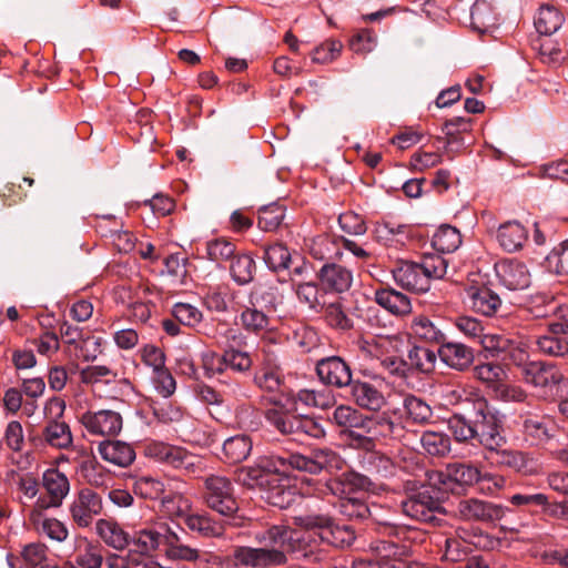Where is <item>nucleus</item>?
<instances>
[{
    "label": "nucleus",
    "instance_id": "f257e3e1",
    "mask_svg": "<svg viewBox=\"0 0 568 568\" xmlns=\"http://www.w3.org/2000/svg\"><path fill=\"white\" fill-rule=\"evenodd\" d=\"M467 407L448 418V429L459 443L477 440L488 450H496L505 443L503 414L481 394L468 397Z\"/></svg>",
    "mask_w": 568,
    "mask_h": 568
},
{
    "label": "nucleus",
    "instance_id": "f03ea898",
    "mask_svg": "<svg viewBox=\"0 0 568 568\" xmlns=\"http://www.w3.org/2000/svg\"><path fill=\"white\" fill-rule=\"evenodd\" d=\"M162 542L166 545L168 558L192 564L193 568H217L223 564V558L216 552L185 544L176 532L169 529L163 534L154 527H149L135 531L130 537V544L141 555L154 552Z\"/></svg>",
    "mask_w": 568,
    "mask_h": 568
},
{
    "label": "nucleus",
    "instance_id": "7ed1b4c3",
    "mask_svg": "<svg viewBox=\"0 0 568 568\" xmlns=\"http://www.w3.org/2000/svg\"><path fill=\"white\" fill-rule=\"evenodd\" d=\"M375 531L378 538L369 544V549L376 556L394 561H405L413 556L417 530L388 521H376Z\"/></svg>",
    "mask_w": 568,
    "mask_h": 568
},
{
    "label": "nucleus",
    "instance_id": "20e7f679",
    "mask_svg": "<svg viewBox=\"0 0 568 568\" xmlns=\"http://www.w3.org/2000/svg\"><path fill=\"white\" fill-rule=\"evenodd\" d=\"M447 262L440 255H425L420 263L402 262L393 270L394 281L404 290L424 293L432 280L443 278L447 273Z\"/></svg>",
    "mask_w": 568,
    "mask_h": 568
},
{
    "label": "nucleus",
    "instance_id": "39448f33",
    "mask_svg": "<svg viewBox=\"0 0 568 568\" xmlns=\"http://www.w3.org/2000/svg\"><path fill=\"white\" fill-rule=\"evenodd\" d=\"M331 420L338 427L348 429L354 438L365 437L366 434H375L374 428L381 427L379 434L387 436L394 433V423L385 416L368 417L361 414L355 408L347 405L337 406Z\"/></svg>",
    "mask_w": 568,
    "mask_h": 568
},
{
    "label": "nucleus",
    "instance_id": "423d86ee",
    "mask_svg": "<svg viewBox=\"0 0 568 568\" xmlns=\"http://www.w3.org/2000/svg\"><path fill=\"white\" fill-rule=\"evenodd\" d=\"M201 498L209 509L223 517H233L239 510L234 486L226 476L212 474L204 477Z\"/></svg>",
    "mask_w": 568,
    "mask_h": 568
},
{
    "label": "nucleus",
    "instance_id": "0eeeda50",
    "mask_svg": "<svg viewBox=\"0 0 568 568\" xmlns=\"http://www.w3.org/2000/svg\"><path fill=\"white\" fill-rule=\"evenodd\" d=\"M294 523L307 530H317L318 537L327 545L344 548L355 540V531L352 526L336 524L325 514H305L294 517Z\"/></svg>",
    "mask_w": 568,
    "mask_h": 568
},
{
    "label": "nucleus",
    "instance_id": "6e6552de",
    "mask_svg": "<svg viewBox=\"0 0 568 568\" xmlns=\"http://www.w3.org/2000/svg\"><path fill=\"white\" fill-rule=\"evenodd\" d=\"M254 540L266 551H278L282 555L281 561L274 566L286 564L287 554L298 551L305 544V536L295 529L284 525H273L268 528L258 530L254 535Z\"/></svg>",
    "mask_w": 568,
    "mask_h": 568
},
{
    "label": "nucleus",
    "instance_id": "1a4fd4ad",
    "mask_svg": "<svg viewBox=\"0 0 568 568\" xmlns=\"http://www.w3.org/2000/svg\"><path fill=\"white\" fill-rule=\"evenodd\" d=\"M288 469L318 475L322 471L333 473L343 469L345 460L329 447H316L310 454L291 453L286 455Z\"/></svg>",
    "mask_w": 568,
    "mask_h": 568
},
{
    "label": "nucleus",
    "instance_id": "9d476101",
    "mask_svg": "<svg viewBox=\"0 0 568 568\" xmlns=\"http://www.w3.org/2000/svg\"><path fill=\"white\" fill-rule=\"evenodd\" d=\"M270 425L280 434L300 443H304L307 438L320 439L326 435L325 429L315 418L297 412L287 416L273 412L270 415Z\"/></svg>",
    "mask_w": 568,
    "mask_h": 568
},
{
    "label": "nucleus",
    "instance_id": "9b49d317",
    "mask_svg": "<svg viewBox=\"0 0 568 568\" xmlns=\"http://www.w3.org/2000/svg\"><path fill=\"white\" fill-rule=\"evenodd\" d=\"M285 459L286 456L280 455L258 457L253 465L240 469L239 480L251 488L271 485L277 480V475L288 470Z\"/></svg>",
    "mask_w": 568,
    "mask_h": 568
},
{
    "label": "nucleus",
    "instance_id": "f8f14e48",
    "mask_svg": "<svg viewBox=\"0 0 568 568\" xmlns=\"http://www.w3.org/2000/svg\"><path fill=\"white\" fill-rule=\"evenodd\" d=\"M523 379L539 389L544 398L558 395L564 375L557 365L552 363L535 361L524 365Z\"/></svg>",
    "mask_w": 568,
    "mask_h": 568
},
{
    "label": "nucleus",
    "instance_id": "ddd939ff",
    "mask_svg": "<svg viewBox=\"0 0 568 568\" xmlns=\"http://www.w3.org/2000/svg\"><path fill=\"white\" fill-rule=\"evenodd\" d=\"M509 509L489 500L469 497L460 499L455 507V516L464 521L495 524L501 520Z\"/></svg>",
    "mask_w": 568,
    "mask_h": 568
},
{
    "label": "nucleus",
    "instance_id": "4468645a",
    "mask_svg": "<svg viewBox=\"0 0 568 568\" xmlns=\"http://www.w3.org/2000/svg\"><path fill=\"white\" fill-rule=\"evenodd\" d=\"M496 542L494 537L480 529L468 531L465 528H458L456 529V537L446 538L444 557L450 561H459L468 554L469 546L479 549H491Z\"/></svg>",
    "mask_w": 568,
    "mask_h": 568
},
{
    "label": "nucleus",
    "instance_id": "2eb2a0df",
    "mask_svg": "<svg viewBox=\"0 0 568 568\" xmlns=\"http://www.w3.org/2000/svg\"><path fill=\"white\" fill-rule=\"evenodd\" d=\"M400 508L405 516L433 525L439 521L437 514H443L440 501L433 497L427 489L408 495L400 501Z\"/></svg>",
    "mask_w": 568,
    "mask_h": 568
},
{
    "label": "nucleus",
    "instance_id": "dca6fc26",
    "mask_svg": "<svg viewBox=\"0 0 568 568\" xmlns=\"http://www.w3.org/2000/svg\"><path fill=\"white\" fill-rule=\"evenodd\" d=\"M102 511V497L91 488L80 489L69 507L71 519L80 528L90 527Z\"/></svg>",
    "mask_w": 568,
    "mask_h": 568
},
{
    "label": "nucleus",
    "instance_id": "f3484780",
    "mask_svg": "<svg viewBox=\"0 0 568 568\" xmlns=\"http://www.w3.org/2000/svg\"><path fill=\"white\" fill-rule=\"evenodd\" d=\"M42 487L47 496L39 497L33 507L42 509L58 508L70 491L68 477L57 468H49L42 475Z\"/></svg>",
    "mask_w": 568,
    "mask_h": 568
},
{
    "label": "nucleus",
    "instance_id": "a211bd4d",
    "mask_svg": "<svg viewBox=\"0 0 568 568\" xmlns=\"http://www.w3.org/2000/svg\"><path fill=\"white\" fill-rule=\"evenodd\" d=\"M80 422L89 434L95 436H116L123 427L121 414L112 409L85 412Z\"/></svg>",
    "mask_w": 568,
    "mask_h": 568
},
{
    "label": "nucleus",
    "instance_id": "6ab92c4d",
    "mask_svg": "<svg viewBox=\"0 0 568 568\" xmlns=\"http://www.w3.org/2000/svg\"><path fill=\"white\" fill-rule=\"evenodd\" d=\"M316 374L322 384L336 388L349 386L353 382L351 366L339 356L317 361Z\"/></svg>",
    "mask_w": 568,
    "mask_h": 568
},
{
    "label": "nucleus",
    "instance_id": "aec40b11",
    "mask_svg": "<svg viewBox=\"0 0 568 568\" xmlns=\"http://www.w3.org/2000/svg\"><path fill=\"white\" fill-rule=\"evenodd\" d=\"M437 481L446 490H455V485L459 487H471L481 479L480 470L470 464L450 463L444 471L436 473Z\"/></svg>",
    "mask_w": 568,
    "mask_h": 568
},
{
    "label": "nucleus",
    "instance_id": "412c9836",
    "mask_svg": "<svg viewBox=\"0 0 568 568\" xmlns=\"http://www.w3.org/2000/svg\"><path fill=\"white\" fill-rule=\"evenodd\" d=\"M465 302L475 313L493 316L501 306V300L486 284H470L465 287Z\"/></svg>",
    "mask_w": 568,
    "mask_h": 568
},
{
    "label": "nucleus",
    "instance_id": "4be33fe9",
    "mask_svg": "<svg viewBox=\"0 0 568 568\" xmlns=\"http://www.w3.org/2000/svg\"><path fill=\"white\" fill-rule=\"evenodd\" d=\"M496 275L510 291L525 290L531 282L530 273L525 263L515 258H505L495 264Z\"/></svg>",
    "mask_w": 568,
    "mask_h": 568
},
{
    "label": "nucleus",
    "instance_id": "5701e85b",
    "mask_svg": "<svg viewBox=\"0 0 568 568\" xmlns=\"http://www.w3.org/2000/svg\"><path fill=\"white\" fill-rule=\"evenodd\" d=\"M264 356L254 373V384L265 393H277L284 384V375L274 354L263 349Z\"/></svg>",
    "mask_w": 568,
    "mask_h": 568
},
{
    "label": "nucleus",
    "instance_id": "b1692460",
    "mask_svg": "<svg viewBox=\"0 0 568 568\" xmlns=\"http://www.w3.org/2000/svg\"><path fill=\"white\" fill-rule=\"evenodd\" d=\"M42 508L32 507L29 513V521L34 530L49 539L63 542L69 536V529L64 523L54 517H45Z\"/></svg>",
    "mask_w": 568,
    "mask_h": 568
},
{
    "label": "nucleus",
    "instance_id": "393cba45",
    "mask_svg": "<svg viewBox=\"0 0 568 568\" xmlns=\"http://www.w3.org/2000/svg\"><path fill=\"white\" fill-rule=\"evenodd\" d=\"M317 277L325 288L336 293L348 291L353 283V272L336 263H325L320 268Z\"/></svg>",
    "mask_w": 568,
    "mask_h": 568
},
{
    "label": "nucleus",
    "instance_id": "a878e982",
    "mask_svg": "<svg viewBox=\"0 0 568 568\" xmlns=\"http://www.w3.org/2000/svg\"><path fill=\"white\" fill-rule=\"evenodd\" d=\"M438 357L448 367L464 372L474 362V352L462 343H443L438 348Z\"/></svg>",
    "mask_w": 568,
    "mask_h": 568
},
{
    "label": "nucleus",
    "instance_id": "bb28decb",
    "mask_svg": "<svg viewBox=\"0 0 568 568\" xmlns=\"http://www.w3.org/2000/svg\"><path fill=\"white\" fill-rule=\"evenodd\" d=\"M236 565L245 567L274 566L281 561L278 551H266L261 547L237 546L233 551Z\"/></svg>",
    "mask_w": 568,
    "mask_h": 568
},
{
    "label": "nucleus",
    "instance_id": "cd10ccee",
    "mask_svg": "<svg viewBox=\"0 0 568 568\" xmlns=\"http://www.w3.org/2000/svg\"><path fill=\"white\" fill-rule=\"evenodd\" d=\"M523 432L531 445L547 443L555 436L556 426L554 422L546 416H521Z\"/></svg>",
    "mask_w": 568,
    "mask_h": 568
},
{
    "label": "nucleus",
    "instance_id": "c85d7f7f",
    "mask_svg": "<svg viewBox=\"0 0 568 568\" xmlns=\"http://www.w3.org/2000/svg\"><path fill=\"white\" fill-rule=\"evenodd\" d=\"M101 458L119 467H128L135 459L133 447L121 440H103L98 446Z\"/></svg>",
    "mask_w": 568,
    "mask_h": 568
},
{
    "label": "nucleus",
    "instance_id": "c756f323",
    "mask_svg": "<svg viewBox=\"0 0 568 568\" xmlns=\"http://www.w3.org/2000/svg\"><path fill=\"white\" fill-rule=\"evenodd\" d=\"M184 524L189 530L203 538H220L225 532L223 521L216 520L207 513H195L185 516Z\"/></svg>",
    "mask_w": 568,
    "mask_h": 568
},
{
    "label": "nucleus",
    "instance_id": "7c9ffc66",
    "mask_svg": "<svg viewBox=\"0 0 568 568\" xmlns=\"http://www.w3.org/2000/svg\"><path fill=\"white\" fill-rule=\"evenodd\" d=\"M148 450L151 456L174 468L186 469L193 465V456L182 447L172 446L164 443H154L148 447Z\"/></svg>",
    "mask_w": 568,
    "mask_h": 568
},
{
    "label": "nucleus",
    "instance_id": "2f4dec72",
    "mask_svg": "<svg viewBox=\"0 0 568 568\" xmlns=\"http://www.w3.org/2000/svg\"><path fill=\"white\" fill-rule=\"evenodd\" d=\"M95 532L108 547L118 551L130 545V535L113 519H99L95 523Z\"/></svg>",
    "mask_w": 568,
    "mask_h": 568
},
{
    "label": "nucleus",
    "instance_id": "473e14b6",
    "mask_svg": "<svg viewBox=\"0 0 568 568\" xmlns=\"http://www.w3.org/2000/svg\"><path fill=\"white\" fill-rule=\"evenodd\" d=\"M245 338L241 334L232 335V343L227 345L222 354V362L229 365V368L237 373H246L253 366L251 354L241 349L245 344Z\"/></svg>",
    "mask_w": 568,
    "mask_h": 568
},
{
    "label": "nucleus",
    "instance_id": "72a5a7b5",
    "mask_svg": "<svg viewBox=\"0 0 568 568\" xmlns=\"http://www.w3.org/2000/svg\"><path fill=\"white\" fill-rule=\"evenodd\" d=\"M499 245L509 253L519 251L528 240V231L517 221L501 224L497 231Z\"/></svg>",
    "mask_w": 568,
    "mask_h": 568
},
{
    "label": "nucleus",
    "instance_id": "f704fd0d",
    "mask_svg": "<svg viewBox=\"0 0 568 568\" xmlns=\"http://www.w3.org/2000/svg\"><path fill=\"white\" fill-rule=\"evenodd\" d=\"M353 400L362 408L378 410L383 407V394L371 383L353 381L349 385Z\"/></svg>",
    "mask_w": 568,
    "mask_h": 568
},
{
    "label": "nucleus",
    "instance_id": "c9c22d12",
    "mask_svg": "<svg viewBox=\"0 0 568 568\" xmlns=\"http://www.w3.org/2000/svg\"><path fill=\"white\" fill-rule=\"evenodd\" d=\"M495 454L494 462L499 467L509 468L516 473H532V459L520 450L500 449L490 450Z\"/></svg>",
    "mask_w": 568,
    "mask_h": 568
},
{
    "label": "nucleus",
    "instance_id": "e433bc0d",
    "mask_svg": "<svg viewBox=\"0 0 568 568\" xmlns=\"http://www.w3.org/2000/svg\"><path fill=\"white\" fill-rule=\"evenodd\" d=\"M104 561L103 548L98 542L82 538L77 546L74 564L78 568H102Z\"/></svg>",
    "mask_w": 568,
    "mask_h": 568
},
{
    "label": "nucleus",
    "instance_id": "4c0bfd02",
    "mask_svg": "<svg viewBox=\"0 0 568 568\" xmlns=\"http://www.w3.org/2000/svg\"><path fill=\"white\" fill-rule=\"evenodd\" d=\"M42 438L57 449H68L73 444L70 426L64 420H49L42 430Z\"/></svg>",
    "mask_w": 568,
    "mask_h": 568
},
{
    "label": "nucleus",
    "instance_id": "58836bf2",
    "mask_svg": "<svg viewBox=\"0 0 568 568\" xmlns=\"http://www.w3.org/2000/svg\"><path fill=\"white\" fill-rule=\"evenodd\" d=\"M310 254L318 261L339 258V236L321 234L312 239L308 246Z\"/></svg>",
    "mask_w": 568,
    "mask_h": 568
},
{
    "label": "nucleus",
    "instance_id": "ea45409f",
    "mask_svg": "<svg viewBox=\"0 0 568 568\" xmlns=\"http://www.w3.org/2000/svg\"><path fill=\"white\" fill-rule=\"evenodd\" d=\"M375 301L378 305L394 315H406L412 311L409 298L393 288H382L376 291Z\"/></svg>",
    "mask_w": 568,
    "mask_h": 568
},
{
    "label": "nucleus",
    "instance_id": "a19ab883",
    "mask_svg": "<svg viewBox=\"0 0 568 568\" xmlns=\"http://www.w3.org/2000/svg\"><path fill=\"white\" fill-rule=\"evenodd\" d=\"M470 26L473 30L481 34L497 26V17L488 1H475L470 10Z\"/></svg>",
    "mask_w": 568,
    "mask_h": 568
},
{
    "label": "nucleus",
    "instance_id": "79ce46f5",
    "mask_svg": "<svg viewBox=\"0 0 568 568\" xmlns=\"http://www.w3.org/2000/svg\"><path fill=\"white\" fill-rule=\"evenodd\" d=\"M230 262V274L236 284L246 285L253 281L256 265L252 255L235 253Z\"/></svg>",
    "mask_w": 568,
    "mask_h": 568
},
{
    "label": "nucleus",
    "instance_id": "37998d69",
    "mask_svg": "<svg viewBox=\"0 0 568 568\" xmlns=\"http://www.w3.org/2000/svg\"><path fill=\"white\" fill-rule=\"evenodd\" d=\"M253 443L247 435H236L227 438L223 444L225 463L237 464L245 460L252 450Z\"/></svg>",
    "mask_w": 568,
    "mask_h": 568
},
{
    "label": "nucleus",
    "instance_id": "c03bdc74",
    "mask_svg": "<svg viewBox=\"0 0 568 568\" xmlns=\"http://www.w3.org/2000/svg\"><path fill=\"white\" fill-rule=\"evenodd\" d=\"M403 414L407 422L423 425L430 420L433 409L424 399L415 395H407L403 400Z\"/></svg>",
    "mask_w": 568,
    "mask_h": 568
},
{
    "label": "nucleus",
    "instance_id": "a18cd8bd",
    "mask_svg": "<svg viewBox=\"0 0 568 568\" xmlns=\"http://www.w3.org/2000/svg\"><path fill=\"white\" fill-rule=\"evenodd\" d=\"M438 352L423 346H413L407 354L408 369H415L423 374L434 372Z\"/></svg>",
    "mask_w": 568,
    "mask_h": 568
},
{
    "label": "nucleus",
    "instance_id": "49530a36",
    "mask_svg": "<svg viewBox=\"0 0 568 568\" xmlns=\"http://www.w3.org/2000/svg\"><path fill=\"white\" fill-rule=\"evenodd\" d=\"M375 233L376 237L386 245H398L409 239V226L393 221H383L377 223Z\"/></svg>",
    "mask_w": 568,
    "mask_h": 568
},
{
    "label": "nucleus",
    "instance_id": "de8ad7c7",
    "mask_svg": "<svg viewBox=\"0 0 568 568\" xmlns=\"http://www.w3.org/2000/svg\"><path fill=\"white\" fill-rule=\"evenodd\" d=\"M564 23V16L552 6H541L535 18L536 30L544 36L555 33Z\"/></svg>",
    "mask_w": 568,
    "mask_h": 568
},
{
    "label": "nucleus",
    "instance_id": "09e8293b",
    "mask_svg": "<svg viewBox=\"0 0 568 568\" xmlns=\"http://www.w3.org/2000/svg\"><path fill=\"white\" fill-rule=\"evenodd\" d=\"M363 467L371 476H375L376 478H387L394 476L396 473L394 462L389 457L376 452L365 455Z\"/></svg>",
    "mask_w": 568,
    "mask_h": 568
},
{
    "label": "nucleus",
    "instance_id": "8fccbe9b",
    "mask_svg": "<svg viewBox=\"0 0 568 568\" xmlns=\"http://www.w3.org/2000/svg\"><path fill=\"white\" fill-rule=\"evenodd\" d=\"M206 257L217 264L230 262L236 252V245L227 237L212 239L205 243Z\"/></svg>",
    "mask_w": 568,
    "mask_h": 568
},
{
    "label": "nucleus",
    "instance_id": "3c124183",
    "mask_svg": "<svg viewBox=\"0 0 568 568\" xmlns=\"http://www.w3.org/2000/svg\"><path fill=\"white\" fill-rule=\"evenodd\" d=\"M462 244V235L456 227L442 225L433 235V247L442 253H452Z\"/></svg>",
    "mask_w": 568,
    "mask_h": 568
},
{
    "label": "nucleus",
    "instance_id": "603ef678",
    "mask_svg": "<svg viewBox=\"0 0 568 568\" xmlns=\"http://www.w3.org/2000/svg\"><path fill=\"white\" fill-rule=\"evenodd\" d=\"M294 290L300 303L315 313L322 312L325 304L322 298L325 296V293L321 292L317 284L313 282L298 283Z\"/></svg>",
    "mask_w": 568,
    "mask_h": 568
},
{
    "label": "nucleus",
    "instance_id": "864d4df0",
    "mask_svg": "<svg viewBox=\"0 0 568 568\" xmlns=\"http://www.w3.org/2000/svg\"><path fill=\"white\" fill-rule=\"evenodd\" d=\"M277 475V480L263 487L266 500L278 508H286L294 500V491L284 483L286 478Z\"/></svg>",
    "mask_w": 568,
    "mask_h": 568
},
{
    "label": "nucleus",
    "instance_id": "5fc2aeb1",
    "mask_svg": "<svg viewBox=\"0 0 568 568\" xmlns=\"http://www.w3.org/2000/svg\"><path fill=\"white\" fill-rule=\"evenodd\" d=\"M242 327L252 334L261 335L270 329L271 320L255 307H246L240 315Z\"/></svg>",
    "mask_w": 568,
    "mask_h": 568
},
{
    "label": "nucleus",
    "instance_id": "6e6d98bb",
    "mask_svg": "<svg viewBox=\"0 0 568 568\" xmlns=\"http://www.w3.org/2000/svg\"><path fill=\"white\" fill-rule=\"evenodd\" d=\"M410 329L417 338L428 343H443L445 339L444 332L433 321L423 315L414 318Z\"/></svg>",
    "mask_w": 568,
    "mask_h": 568
},
{
    "label": "nucleus",
    "instance_id": "4d7b16f0",
    "mask_svg": "<svg viewBox=\"0 0 568 568\" xmlns=\"http://www.w3.org/2000/svg\"><path fill=\"white\" fill-rule=\"evenodd\" d=\"M424 450L435 457H443L450 452V438L444 433L427 430L420 437Z\"/></svg>",
    "mask_w": 568,
    "mask_h": 568
},
{
    "label": "nucleus",
    "instance_id": "13d9d810",
    "mask_svg": "<svg viewBox=\"0 0 568 568\" xmlns=\"http://www.w3.org/2000/svg\"><path fill=\"white\" fill-rule=\"evenodd\" d=\"M474 377L484 383L487 387L495 392L506 377V373L501 365L496 363L478 364L473 369Z\"/></svg>",
    "mask_w": 568,
    "mask_h": 568
},
{
    "label": "nucleus",
    "instance_id": "bf43d9fd",
    "mask_svg": "<svg viewBox=\"0 0 568 568\" xmlns=\"http://www.w3.org/2000/svg\"><path fill=\"white\" fill-rule=\"evenodd\" d=\"M118 373L108 365H89L80 371V381L87 385L112 384Z\"/></svg>",
    "mask_w": 568,
    "mask_h": 568
},
{
    "label": "nucleus",
    "instance_id": "052dcab7",
    "mask_svg": "<svg viewBox=\"0 0 568 568\" xmlns=\"http://www.w3.org/2000/svg\"><path fill=\"white\" fill-rule=\"evenodd\" d=\"M326 323L338 331H348L353 328V320L347 315L341 302L324 304L322 310Z\"/></svg>",
    "mask_w": 568,
    "mask_h": 568
},
{
    "label": "nucleus",
    "instance_id": "680f3d73",
    "mask_svg": "<svg viewBox=\"0 0 568 568\" xmlns=\"http://www.w3.org/2000/svg\"><path fill=\"white\" fill-rule=\"evenodd\" d=\"M191 503L181 494H169L161 500V511L170 518H183L189 515Z\"/></svg>",
    "mask_w": 568,
    "mask_h": 568
},
{
    "label": "nucleus",
    "instance_id": "e2e57ef3",
    "mask_svg": "<svg viewBox=\"0 0 568 568\" xmlns=\"http://www.w3.org/2000/svg\"><path fill=\"white\" fill-rule=\"evenodd\" d=\"M285 216L283 206L273 203L260 210L257 226L264 232H273L278 229Z\"/></svg>",
    "mask_w": 568,
    "mask_h": 568
},
{
    "label": "nucleus",
    "instance_id": "0e129e2a",
    "mask_svg": "<svg viewBox=\"0 0 568 568\" xmlns=\"http://www.w3.org/2000/svg\"><path fill=\"white\" fill-rule=\"evenodd\" d=\"M264 262L272 271L286 270L291 262V253L285 245L275 243L264 248Z\"/></svg>",
    "mask_w": 568,
    "mask_h": 568
},
{
    "label": "nucleus",
    "instance_id": "69168bd1",
    "mask_svg": "<svg viewBox=\"0 0 568 568\" xmlns=\"http://www.w3.org/2000/svg\"><path fill=\"white\" fill-rule=\"evenodd\" d=\"M276 395L270 399V403L273 405L272 408H268L265 412V419L270 423V415L273 412L281 414L282 416H287L291 413L297 412V398H295V394L292 392H277Z\"/></svg>",
    "mask_w": 568,
    "mask_h": 568
},
{
    "label": "nucleus",
    "instance_id": "338daca9",
    "mask_svg": "<svg viewBox=\"0 0 568 568\" xmlns=\"http://www.w3.org/2000/svg\"><path fill=\"white\" fill-rule=\"evenodd\" d=\"M133 491L144 499H158L164 493V484L153 477L143 476L134 481Z\"/></svg>",
    "mask_w": 568,
    "mask_h": 568
},
{
    "label": "nucleus",
    "instance_id": "774afa93",
    "mask_svg": "<svg viewBox=\"0 0 568 568\" xmlns=\"http://www.w3.org/2000/svg\"><path fill=\"white\" fill-rule=\"evenodd\" d=\"M343 43L336 39H327L312 52V61L315 63H329L339 57Z\"/></svg>",
    "mask_w": 568,
    "mask_h": 568
}]
</instances>
